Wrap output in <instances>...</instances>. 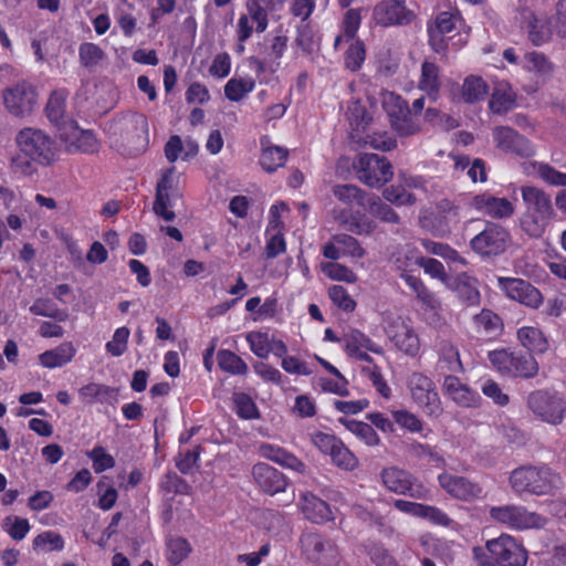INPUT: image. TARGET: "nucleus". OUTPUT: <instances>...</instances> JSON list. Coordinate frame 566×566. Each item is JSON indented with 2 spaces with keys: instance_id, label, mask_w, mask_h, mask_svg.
<instances>
[{
  "instance_id": "ddd939ff",
  "label": "nucleus",
  "mask_w": 566,
  "mask_h": 566,
  "mask_svg": "<svg viewBox=\"0 0 566 566\" xmlns=\"http://www.w3.org/2000/svg\"><path fill=\"white\" fill-rule=\"evenodd\" d=\"M408 386L413 401L423 409L424 413L438 417L442 412L439 395L429 377L413 373L409 377Z\"/></svg>"
},
{
  "instance_id": "a211bd4d",
  "label": "nucleus",
  "mask_w": 566,
  "mask_h": 566,
  "mask_svg": "<svg viewBox=\"0 0 566 566\" xmlns=\"http://www.w3.org/2000/svg\"><path fill=\"white\" fill-rule=\"evenodd\" d=\"M386 334L394 345L406 355L416 356L420 349V340L413 328L401 317L392 318Z\"/></svg>"
},
{
  "instance_id": "b1692460",
  "label": "nucleus",
  "mask_w": 566,
  "mask_h": 566,
  "mask_svg": "<svg viewBox=\"0 0 566 566\" xmlns=\"http://www.w3.org/2000/svg\"><path fill=\"white\" fill-rule=\"evenodd\" d=\"M252 476L259 488L269 495L284 492L287 486L286 476L266 463L253 465Z\"/></svg>"
},
{
  "instance_id": "6e6552de",
  "label": "nucleus",
  "mask_w": 566,
  "mask_h": 566,
  "mask_svg": "<svg viewBox=\"0 0 566 566\" xmlns=\"http://www.w3.org/2000/svg\"><path fill=\"white\" fill-rule=\"evenodd\" d=\"M512 243L510 231L492 221H486L484 228L470 240L473 252L482 258L497 256L504 253Z\"/></svg>"
},
{
  "instance_id": "58836bf2",
  "label": "nucleus",
  "mask_w": 566,
  "mask_h": 566,
  "mask_svg": "<svg viewBox=\"0 0 566 566\" xmlns=\"http://www.w3.org/2000/svg\"><path fill=\"white\" fill-rule=\"evenodd\" d=\"M473 323L478 333L485 335H495L502 328V321L500 316L490 310H482L479 314L474 315Z\"/></svg>"
},
{
  "instance_id": "e433bc0d",
  "label": "nucleus",
  "mask_w": 566,
  "mask_h": 566,
  "mask_svg": "<svg viewBox=\"0 0 566 566\" xmlns=\"http://www.w3.org/2000/svg\"><path fill=\"white\" fill-rule=\"evenodd\" d=\"M369 214L388 223H398L399 217L395 210L382 202L379 197L371 195L366 199V206L364 207Z\"/></svg>"
},
{
  "instance_id": "2f4dec72",
  "label": "nucleus",
  "mask_w": 566,
  "mask_h": 566,
  "mask_svg": "<svg viewBox=\"0 0 566 566\" xmlns=\"http://www.w3.org/2000/svg\"><path fill=\"white\" fill-rule=\"evenodd\" d=\"M287 155L289 150L286 148L274 145L265 146L264 142H262L260 165L265 171L273 172L284 166Z\"/></svg>"
},
{
  "instance_id": "603ef678",
  "label": "nucleus",
  "mask_w": 566,
  "mask_h": 566,
  "mask_svg": "<svg viewBox=\"0 0 566 566\" xmlns=\"http://www.w3.org/2000/svg\"><path fill=\"white\" fill-rule=\"evenodd\" d=\"M272 337L268 333L250 332L247 335V342L254 355L260 358H266L271 353Z\"/></svg>"
},
{
  "instance_id": "37998d69",
  "label": "nucleus",
  "mask_w": 566,
  "mask_h": 566,
  "mask_svg": "<svg viewBox=\"0 0 566 566\" xmlns=\"http://www.w3.org/2000/svg\"><path fill=\"white\" fill-rule=\"evenodd\" d=\"M219 367L233 375H244L248 371V365L244 360L230 350H220L218 353Z\"/></svg>"
},
{
  "instance_id": "79ce46f5",
  "label": "nucleus",
  "mask_w": 566,
  "mask_h": 566,
  "mask_svg": "<svg viewBox=\"0 0 566 566\" xmlns=\"http://www.w3.org/2000/svg\"><path fill=\"white\" fill-rule=\"evenodd\" d=\"M333 195L345 205H353L354 202L365 207L366 193L355 185H336L332 189Z\"/></svg>"
},
{
  "instance_id": "5701e85b",
  "label": "nucleus",
  "mask_w": 566,
  "mask_h": 566,
  "mask_svg": "<svg viewBox=\"0 0 566 566\" xmlns=\"http://www.w3.org/2000/svg\"><path fill=\"white\" fill-rule=\"evenodd\" d=\"M178 177L175 176V167L163 172L160 180L156 186V197L154 201V212L166 221H172L176 217L175 212L168 210L170 205L169 192L177 188Z\"/></svg>"
},
{
  "instance_id": "2eb2a0df",
  "label": "nucleus",
  "mask_w": 566,
  "mask_h": 566,
  "mask_svg": "<svg viewBox=\"0 0 566 566\" xmlns=\"http://www.w3.org/2000/svg\"><path fill=\"white\" fill-rule=\"evenodd\" d=\"M382 105L391 127L399 135L409 136L419 132V125L413 122L407 103L400 96L389 93L384 96Z\"/></svg>"
},
{
  "instance_id": "e2e57ef3",
  "label": "nucleus",
  "mask_w": 566,
  "mask_h": 566,
  "mask_svg": "<svg viewBox=\"0 0 566 566\" xmlns=\"http://www.w3.org/2000/svg\"><path fill=\"white\" fill-rule=\"evenodd\" d=\"M245 8L248 17L256 24V32H264L268 28V10L264 9L256 0H247Z\"/></svg>"
},
{
  "instance_id": "473e14b6",
  "label": "nucleus",
  "mask_w": 566,
  "mask_h": 566,
  "mask_svg": "<svg viewBox=\"0 0 566 566\" xmlns=\"http://www.w3.org/2000/svg\"><path fill=\"white\" fill-rule=\"evenodd\" d=\"M439 350L438 368L441 371L460 373L463 370L459 350L453 344L442 342Z\"/></svg>"
},
{
  "instance_id": "c03bdc74",
  "label": "nucleus",
  "mask_w": 566,
  "mask_h": 566,
  "mask_svg": "<svg viewBox=\"0 0 566 566\" xmlns=\"http://www.w3.org/2000/svg\"><path fill=\"white\" fill-rule=\"evenodd\" d=\"M455 291L458 296L468 305H476L480 302V292L476 287L475 280L463 275L457 280Z\"/></svg>"
},
{
  "instance_id": "6ab92c4d",
  "label": "nucleus",
  "mask_w": 566,
  "mask_h": 566,
  "mask_svg": "<svg viewBox=\"0 0 566 566\" xmlns=\"http://www.w3.org/2000/svg\"><path fill=\"white\" fill-rule=\"evenodd\" d=\"M493 142L500 150L515 154L521 157H531L534 149L531 143L509 126H499L493 129Z\"/></svg>"
},
{
  "instance_id": "f03ea898",
  "label": "nucleus",
  "mask_w": 566,
  "mask_h": 566,
  "mask_svg": "<svg viewBox=\"0 0 566 566\" xmlns=\"http://www.w3.org/2000/svg\"><path fill=\"white\" fill-rule=\"evenodd\" d=\"M112 144L129 155L144 151L149 144V126L146 115L137 112L123 114L108 126Z\"/></svg>"
},
{
  "instance_id": "dca6fc26",
  "label": "nucleus",
  "mask_w": 566,
  "mask_h": 566,
  "mask_svg": "<svg viewBox=\"0 0 566 566\" xmlns=\"http://www.w3.org/2000/svg\"><path fill=\"white\" fill-rule=\"evenodd\" d=\"M416 18L403 0H381L373 10V20L381 27L407 25Z\"/></svg>"
},
{
  "instance_id": "4d7b16f0",
  "label": "nucleus",
  "mask_w": 566,
  "mask_h": 566,
  "mask_svg": "<svg viewBox=\"0 0 566 566\" xmlns=\"http://www.w3.org/2000/svg\"><path fill=\"white\" fill-rule=\"evenodd\" d=\"M333 240L339 247L342 254L360 259L365 255V250L360 247L359 242L352 235L339 233L333 235Z\"/></svg>"
},
{
  "instance_id": "c85d7f7f",
  "label": "nucleus",
  "mask_w": 566,
  "mask_h": 566,
  "mask_svg": "<svg viewBox=\"0 0 566 566\" xmlns=\"http://www.w3.org/2000/svg\"><path fill=\"white\" fill-rule=\"evenodd\" d=\"M440 86L438 66L431 62H423L419 88L423 91L431 101L436 102L439 97Z\"/></svg>"
},
{
  "instance_id": "6e6d98bb",
  "label": "nucleus",
  "mask_w": 566,
  "mask_h": 566,
  "mask_svg": "<svg viewBox=\"0 0 566 566\" xmlns=\"http://www.w3.org/2000/svg\"><path fill=\"white\" fill-rule=\"evenodd\" d=\"M322 271L325 275L335 281H344L346 283H355L357 281L356 274L349 268L340 263H323Z\"/></svg>"
},
{
  "instance_id": "cd10ccee",
  "label": "nucleus",
  "mask_w": 566,
  "mask_h": 566,
  "mask_svg": "<svg viewBox=\"0 0 566 566\" xmlns=\"http://www.w3.org/2000/svg\"><path fill=\"white\" fill-rule=\"evenodd\" d=\"M76 354L71 342H64L57 347L46 350L39 356L40 364L45 368H57L70 363Z\"/></svg>"
},
{
  "instance_id": "7ed1b4c3",
  "label": "nucleus",
  "mask_w": 566,
  "mask_h": 566,
  "mask_svg": "<svg viewBox=\"0 0 566 566\" xmlns=\"http://www.w3.org/2000/svg\"><path fill=\"white\" fill-rule=\"evenodd\" d=\"M476 566H525L527 552L524 546L509 534L486 541L485 547L472 548Z\"/></svg>"
},
{
  "instance_id": "412c9836",
  "label": "nucleus",
  "mask_w": 566,
  "mask_h": 566,
  "mask_svg": "<svg viewBox=\"0 0 566 566\" xmlns=\"http://www.w3.org/2000/svg\"><path fill=\"white\" fill-rule=\"evenodd\" d=\"M460 18L451 12H440L436 19L428 24L429 43L436 53H444L447 50L448 34L452 32Z\"/></svg>"
},
{
  "instance_id": "0eeeda50",
  "label": "nucleus",
  "mask_w": 566,
  "mask_h": 566,
  "mask_svg": "<svg viewBox=\"0 0 566 566\" xmlns=\"http://www.w3.org/2000/svg\"><path fill=\"white\" fill-rule=\"evenodd\" d=\"M38 97L36 87L27 81L17 82L1 93L6 112L14 118L31 116L38 105Z\"/></svg>"
},
{
  "instance_id": "9d476101",
  "label": "nucleus",
  "mask_w": 566,
  "mask_h": 566,
  "mask_svg": "<svg viewBox=\"0 0 566 566\" xmlns=\"http://www.w3.org/2000/svg\"><path fill=\"white\" fill-rule=\"evenodd\" d=\"M301 547L306 558L318 566H338L342 559L335 541L317 533L301 536Z\"/></svg>"
},
{
  "instance_id": "f704fd0d",
  "label": "nucleus",
  "mask_w": 566,
  "mask_h": 566,
  "mask_svg": "<svg viewBox=\"0 0 566 566\" xmlns=\"http://www.w3.org/2000/svg\"><path fill=\"white\" fill-rule=\"evenodd\" d=\"M511 376L532 378L538 373V364L531 354L514 353Z\"/></svg>"
},
{
  "instance_id": "8fccbe9b",
  "label": "nucleus",
  "mask_w": 566,
  "mask_h": 566,
  "mask_svg": "<svg viewBox=\"0 0 566 566\" xmlns=\"http://www.w3.org/2000/svg\"><path fill=\"white\" fill-rule=\"evenodd\" d=\"M78 57L83 66L95 67L105 57V52L95 43L84 42L78 48Z\"/></svg>"
},
{
  "instance_id": "bb28decb",
  "label": "nucleus",
  "mask_w": 566,
  "mask_h": 566,
  "mask_svg": "<svg viewBox=\"0 0 566 566\" xmlns=\"http://www.w3.org/2000/svg\"><path fill=\"white\" fill-rule=\"evenodd\" d=\"M259 451L261 457L271 460L281 467L291 469L298 473H304L306 471V465L300 459L281 447L262 443Z\"/></svg>"
},
{
  "instance_id": "3c124183",
  "label": "nucleus",
  "mask_w": 566,
  "mask_h": 566,
  "mask_svg": "<svg viewBox=\"0 0 566 566\" xmlns=\"http://www.w3.org/2000/svg\"><path fill=\"white\" fill-rule=\"evenodd\" d=\"M419 261H421L420 255L409 247L401 249L391 258L394 266L401 273H409L413 266H419Z\"/></svg>"
},
{
  "instance_id": "7c9ffc66",
  "label": "nucleus",
  "mask_w": 566,
  "mask_h": 566,
  "mask_svg": "<svg viewBox=\"0 0 566 566\" xmlns=\"http://www.w3.org/2000/svg\"><path fill=\"white\" fill-rule=\"evenodd\" d=\"M517 338L521 344L534 353H545L548 348V342L541 329L532 326H524L517 331Z\"/></svg>"
},
{
  "instance_id": "0e129e2a",
  "label": "nucleus",
  "mask_w": 566,
  "mask_h": 566,
  "mask_svg": "<svg viewBox=\"0 0 566 566\" xmlns=\"http://www.w3.org/2000/svg\"><path fill=\"white\" fill-rule=\"evenodd\" d=\"M410 450L415 457L426 460L429 463L434 465L444 464V459L436 447L423 443H412Z\"/></svg>"
},
{
  "instance_id": "1a4fd4ad",
  "label": "nucleus",
  "mask_w": 566,
  "mask_h": 566,
  "mask_svg": "<svg viewBox=\"0 0 566 566\" xmlns=\"http://www.w3.org/2000/svg\"><path fill=\"white\" fill-rule=\"evenodd\" d=\"M356 177L366 186L380 188L394 177L391 164L381 156L363 154L353 164Z\"/></svg>"
},
{
  "instance_id": "864d4df0",
  "label": "nucleus",
  "mask_w": 566,
  "mask_h": 566,
  "mask_svg": "<svg viewBox=\"0 0 566 566\" xmlns=\"http://www.w3.org/2000/svg\"><path fill=\"white\" fill-rule=\"evenodd\" d=\"M70 146L82 153H94L97 150L98 144L95 135L91 130L74 128L73 139Z\"/></svg>"
},
{
  "instance_id": "c9c22d12",
  "label": "nucleus",
  "mask_w": 566,
  "mask_h": 566,
  "mask_svg": "<svg viewBox=\"0 0 566 566\" xmlns=\"http://www.w3.org/2000/svg\"><path fill=\"white\" fill-rule=\"evenodd\" d=\"M346 353H356L366 349L375 354H381V347L359 331H352L344 337Z\"/></svg>"
},
{
  "instance_id": "f3484780",
  "label": "nucleus",
  "mask_w": 566,
  "mask_h": 566,
  "mask_svg": "<svg viewBox=\"0 0 566 566\" xmlns=\"http://www.w3.org/2000/svg\"><path fill=\"white\" fill-rule=\"evenodd\" d=\"M499 286L511 300L531 307L538 308L543 303V295L530 282L516 277H499Z\"/></svg>"
},
{
  "instance_id": "f257e3e1",
  "label": "nucleus",
  "mask_w": 566,
  "mask_h": 566,
  "mask_svg": "<svg viewBox=\"0 0 566 566\" xmlns=\"http://www.w3.org/2000/svg\"><path fill=\"white\" fill-rule=\"evenodd\" d=\"M14 144L19 154L12 159V165L23 175H32L35 171L33 164L50 166L56 159L55 142L41 128L31 126L21 128L15 134Z\"/></svg>"
},
{
  "instance_id": "ea45409f",
  "label": "nucleus",
  "mask_w": 566,
  "mask_h": 566,
  "mask_svg": "<svg viewBox=\"0 0 566 566\" xmlns=\"http://www.w3.org/2000/svg\"><path fill=\"white\" fill-rule=\"evenodd\" d=\"M488 94V85L480 76L470 75L462 85V96L467 103H475Z\"/></svg>"
},
{
  "instance_id": "f8f14e48",
  "label": "nucleus",
  "mask_w": 566,
  "mask_h": 566,
  "mask_svg": "<svg viewBox=\"0 0 566 566\" xmlns=\"http://www.w3.org/2000/svg\"><path fill=\"white\" fill-rule=\"evenodd\" d=\"M381 480L384 485L394 493L409 495L418 500L428 499L429 490L411 473L402 469L396 467L384 469Z\"/></svg>"
},
{
  "instance_id": "4be33fe9",
  "label": "nucleus",
  "mask_w": 566,
  "mask_h": 566,
  "mask_svg": "<svg viewBox=\"0 0 566 566\" xmlns=\"http://www.w3.org/2000/svg\"><path fill=\"white\" fill-rule=\"evenodd\" d=\"M471 207L492 219H509L514 212V205L506 198L495 197L485 191L471 200Z\"/></svg>"
},
{
  "instance_id": "4468645a",
  "label": "nucleus",
  "mask_w": 566,
  "mask_h": 566,
  "mask_svg": "<svg viewBox=\"0 0 566 566\" xmlns=\"http://www.w3.org/2000/svg\"><path fill=\"white\" fill-rule=\"evenodd\" d=\"M424 227H429L436 237H447L460 223V207L454 202L442 199L436 203L429 218H424Z\"/></svg>"
},
{
  "instance_id": "69168bd1",
  "label": "nucleus",
  "mask_w": 566,
  "mask_h": 566,
  "mask_svg": "<svg viewBox=\"0 0 566 566\" xmlns=\"http://www.w3.org/2000/svg\"><path fill=\"white\" fill-rule=\"evenodd\" d=\"M513 355L514 352L509 349H495L489 353V360L499 373L509 375L513 366Z\"/></svg>"
},
{
  "instance_id": "13d9d810",
  "label": "nucleus",
  "mask_w": 566,
  "mask_h": 566,
  "mask_svg": "<svg viewBox=\"0 0 566 566\" xmlns=\"http://www.w3.org/2000/svg\"><path fill=\"white\" fill-rule=\"evenodd\" d=\"M332 461L338 468L347 471L354 470L358 465V460L342 441L336 446L331 454Z\"/></svg>"
},
{
  "instance_id": "72a5a7b5",
  "label": "nucleus",
  "mask_w": 566,
  "mask_h": 566,
  "mask_svg": "<svg viewBox=\"0 0 566 566\" xmlns=\"http://www.w3.org/2000/svg\"><path fill=\"white\" fill-rule=\"evenodd\" d=\"M515 104L514 94L506 84L496 86L491 95L489 106L493 113L509 112Z\"/></svg>"
},
{
  "instance_id": "393cba45",
  "label": "nucleus",
  "mask_w": 566,
  "mask_h": 566,
  "mask_svg": "<svg viewBox=\"0 0 566 566\" xmlns=\"http://www.w3.org/2000/svg\"><path fill=\"white\" fill-rule=\"evenodd\" d=\"M442 389L457 405L463 408H475L480 406V395L472 390L468 385L460 381L455 376L444 377Z\"/></svg>"
},
{
  "instance_id": "4c0bfd02",
  "label": "nucleus",
  "mask_w": 566,
  "mask_h": 566,
  "mask_svg": "<svg viewBox=\"0 0 566 566\" xmlns=\"http://www.w3.org/2000/svg\"><path fill=\"white\" fill-rule=\"evenodd\" d=\"M191 553V545L185 537H169L166 542V556L170 564L178 565Z\"/></svg>"
},
{
  "instance_id": "5fc2aeb1",
  "label": "nucleus",
  "mask_w": 566,
  "mask_h": 566,
  "mask_svg": "<svg viewBox=\"0 0 566 566\" xmlns=\"http://www.w3.org/2000/svg\"><path fill=\"white\" fill-rule=\"evenodd\" d=\"M64 547V539L55 532L48 531L39 534L33 539V548L45 552L62 551Z\"/></svg>"
},
{
  "instance_id": "a878e982",
  "label": "nucleus",
  "mask_w": 566,
  "mask_h": 566,
  "mask_svg": "<svg viewBox=\"0 0 566 566\" xmlns=\"http://www.w3.org/2000/svg\"><path fill=\"white\" fill-rule=\"evenodd\" d=\"M301 510L307 520L316 524H324L333 520L329 505L313 493L302 494Z\"/></svg>"
},
{
  "instance_id": "774afa93",
  "label": "nucleus",
  "mask_w": 566,
  "mask_h": 566,
  "mask_svg": "<svg viewBox=\"0 0 566 566\" xmlns=\"http://www.w3.org/2000/svg\"><path fill=\"white\" fill-rule=\"evenodd\" d=\"M384 198L397 206L413 205L416 197L401 186H390L382 192Z\"/></svg>"
},
{
  "instance_id": "9b49d317",
  "label": "nucleus",
  "mask_w": 566,
  "mask_h": 566,
  "mask_svg": "<svg viewBox=\"0 0 566 566\" xmlns=\"http://www.w3.org/2000/svg\"><path fill=\"white\" fill-rule=\"evenodd\" d=\"M527 406L537 418L551 424L560 423L566 412V400L557 392L534 391L527 398Z\"/></svg>"
},
{
  "instance_id": "bf43d9fd",
  "label": "nucleus",
  "mask_w": 566,
  "mask_h": 566,
  "mask_svg": "<svg viewBox=\"0 0 566 566\" xmlns=\"http://www.w3.org/2000/svg\"><path fill=\"white\" fill-rule=\"evenodd\" d=\"M347 429L356 434L359 439H361L368 446H377L379 443V437L374 430V428L361 421H347Z\"/></svg>"
},
{
  "instance_id": "a19ab883",
  "label": "nucleus",
  "mask_w": 566,
  "mask_h": 566,
  "mask_svg": "<svg viewBox=\"0 0 566 566\" xmlns=\"http://www.w3.org/2000/svg\"><path fill=\"white\" fill-rule=\"evenodd\" d=\"M524 69L535 73L538 77L546 78L553 73V64L539 52H530L524 57Z\"/></svg>"
},
{
  "instance_id": "49530a36",
  "label": "nucleus",
  "mask_w": 566,
  "mask_h": 566,
  "mask_svg": "<svg viewBox=\"0 0 566 566\" xmlns=\"http://www.w3.org/2000/svg\"><path fill=\"white\" fill-rule=\"evenodd\" d=\"M537 176L545 184L554 187H566V172L555 169L546 163H534Z\"/></svg>"
},
{
  "instance_id": "20e7f679",
  "label": "nucleus",
  "mask_w": 566,
  "mask_h": 566,
  "mask_svg": "<svg viewBox=\"0 0 566 566\" xmlns=\"http://www.w3.org/2000/svg\"><path fill=\"white\" fill-rule=\"evenodd\" d=\"M525 213L522 229L532 238H539L554 216L551 196L535 186L521 187Z\"/></svg>"
},
{
  "instance_id": "aec40b11",
  "label": "nucleus",
  "mask_w": 566,
  "mask_h": 566,
  "mask_svg": "<svg viewBox=\"0 0 566 566\" xmlns=\"http://www.w3.org/2000/svg\"><path fill=\"white\" fill-rule=\"evenodd\" d=\"M439 485L451 496L462 501H473L482 495V486L468 478L447 472L439 474Z\"/></svg>"
},
{
  "instance_id": "09e8293b",
  "label": "nucleus",
  "mask_w": 566,
  "mask_h": 566,
  "mask_svg": "<svg viewBox=\"0 0 566 566\" xmlns=\"http://www.w3.org/2000/svg\"><path fill=\"white\" fill-rule=\"evenodd\" d=\"M233 402L235 408V413L241 419L252 420V419H259L260 412L255 405V402L252 400V398L244 394V392H238L233 396Z\"/></svg>"
},
{
  "instance_id": "39448f33",
  "label": "nucleus",
  "mask_w": 566,
  "mask_h": 566,
  "mask_svg": "<svg viewBox=\"0 0 566 566\" xmlns=\"http://www.w3.org/2000/svg\"><path fill=\"white\" fill-rule=\"evenodd\" d=\"M510 485L518 495H546L559 489L560 476L546 465H524L512 471Z\"/></svg>"
},
{
  "instance_id": "423d86ee",
  "label": "nucleus",
  "mask_w": 566,
  "mask_h": 566,
  "mask_svg": "<svg viewBox=\"0 0 566 566\" xmlns=\"http://www.w3.org/2000/svg\"><path fill=\"white\" fill-rule=\"evenodd\" d=\"M489 515L492 522L515 531L542 528L546 524L544 516L517 504L491 506Z\"/></svg>"
},
{
  "instance_id": "338daca9",
  "label": "nucleus",
  "mask_w": 566,
  "mask_h": 566,
  "mask_svg": "<svg viewBox=\"0 0 566 566\" xmlns=\"http://www.w3.org/2000/svg\"><path fill=\"white\" fill-rule=\"evenodd\" d=\"M328 296L337 307L346 312H353L356 307V302L342 285L331 286L328 289Z\"/></svg>"
},
{
  "instance_id": "052dcab7",
  "label": "nucleus",
  "mask_w": 566,
  "mask_h": 566,
  "mask_svg": "<svg viewBox=\"0 0 566 566\" xmlns=\"http://www.w3.org/2000/svg\"><path fill=\"white\" fill-rule=\"evenodd\" d=\"M366 57L365 45L360 40H355L350 43L345 54V65L352 71H357L361 67Z\"/></svg>"
},
{
  "instance_id": "680f3d73",
  "label": "nucleus",
  "mask_w": 566,
  "mask_h": 566,
  "mask_svg": "<svg viewBox=\"0 0 566 566\" xmlns=\"http://www.w3.org/2000/svg\"><path fill=\"white\" fill-rule=\"evenodd\" d=\"M130 332L127 327L123 326L115 331L112 340L105 345L106 352L114 357L122 356L127 349V343Z\"/></svg>"
},
{
  "instance_id": "a18cd8bd",
  "label": "nucleus",
  "mask_w": 566,
  "mask_h": 566,
  "mask_svg": "<svg viewBox=\"0 0 566 566\" xmlns=\"http://www.w3.org/2000/svg\"><path fill=\"white\" fill-rule=\"evenodd\" d=\"M30 312L34 315L54 318L59 322H64L69 317L65 310L56 307L51 301L44 298L35 300L30 306Z\"/></svg>"
},
{
  "instance_id": "de8ad7c7",
  "label": "nucleus",
  "mask_w": 566,
  "mask_h": 566,
  "mask_svg": "<svg viewBox=\"0 0 566 566\" xmlns=\"http://www.w3.org/2000/svg\"><path fill=\"white\" fill-rule=\"evenodd\" d=\"M254 88L251 78H231L224 86V95L228 99L239 102Z\"/></svg>"
},
{
  "instance_id": "c756f323",
  "label": "nucleus",
  "mask_w": 566,
  "mask_h": 566,
  "mask_svg": "<svg viewBox=\"0 0 566 566\" xmlns=\"http://www.w3.org/2000/svg\"><path fill=\"white\" fill-rule=\"evenodd\" d=\"M67 92L64 90L53 91L46 103L45 113L49 120L56 125H63L65 119Z\"/></svg>"
}]
</instances>
